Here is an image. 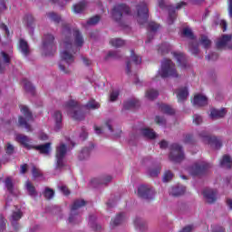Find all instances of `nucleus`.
Masks as SVG:
<instances>
[{
  "mask_svg": "<svg viewBox=\"0 0 232 232\" xmlns=\"http://www.w3.org/2000/svg\"><path fill=\"white\" fill-rule=\"evenodd\" d=\"M185 158L182 146L178 143L172 144L170 147V153L169 155V160H171V162H182Z\"/></svg>",
  "mask_w": 232,
  "mask_h": 232,
  "instance_id": "obj_8",
  "label": "nucleus"
},
{
  "mask_svg": "<svg viewBox=\"0 0 232 232\" xmlns=\"http://www.w3.org/2000/svg\"><path fill=\"white\" fill-rule=\"evenodd\" d=\"M122 14L130 15V7L124 4L116 5L112 9V17L115 21L122 19Z\"/></svg>",
  "mask_w": 232,
  "mask_h": 232,
  "instance_id": "obj_12",
  "label": "nucleus"
},
{
  "mask_svg": "<svg viewBox=\"0 0 232 232\" xmlns=\"http://www.w3.org/2000/svg\"><path fill=\"white\" fill-rule=\"evenodd\" d=\"M17 142L22 144L24 148H26V150H32L34 149V146L32 144V140L28 138V136H24L23 134H17L15 137Z\"/></svg>",
  "mask_w": 232,
  "mask_h": 232,
  "instance_id": "obj_18",
  "label": "nucleus"
},
{
  "mask_svg": "<svg viewBox=\"0 0 232 232\" xmlns=\"http://www.w3.org/2000/svg\"><path fill=\"white\" fill-rule=\"evenodd\" d=\"M169 50H171V46L169 44H163L159 48V51L161 52V53H168Z\"/></svg>",
  "mask_w": 232,
  "mask_h": 232,
  "instance_id": "obj_48",
  "label": "nucleus"
},
{
  "mask_svg": "<svg viewBox=\"0 0 232 232\" xmlns=\"http://www.w3.org/2000/svg\"><path fill=\"white\" fill-rule=\"evenodd\" d=\"M194 106H206L208 104V97L204 94H197L193 100Z\"/></svg>",
  "mask_w": 232,
  "mask_h": 232,
  "instance_id": "obj_26",
  "label": "nucleus"
},
{
  "mask_svg": "<svg viewBox=\"0 0 232 232\" xmlns=\"http://www.w3.org/2000/svg\"><path fill=\"white\" fill-rule=\"evenodd\" d=\"M198 136L203 140V142H205V144H209L211 148H215V150H219V148H222V140L218 139L215 136H209L208 131L201 130Z\"/></svg>",
  "mask_w": 232,
  "mask_h": 232,
  "instance_id": "obj_9",
  "label": "nucleus"
},
{
  "mask_svg": "<svg viewBox=\"0 0 232 232\" xmlns=\"http://www.w3.org/2000/svg\"><path fill=\"white\" fill-rule=\"evenodd\" d=\"M84 8H86V2H80L79 4L73 5V13L82 14V12H84Z\"/></svg>",
  "mask_w": 232,
  "mask_h": 232,
  "instance_id": "obj_37",
  "label": "nucleus"
},
{
  "mask_svg": "<svg viewBox=\"0 0 232 232\" xmlns=\"http://www.w3.org/2000/svg\"><path fill=\"white\" fill-rule=\"evenodd\" d=\"M123 220H126V216H124V213H121L114 218V219L111 222V226L115 227V226L122 224Z\"/></svg>",
  "mask_w": 232,
  "mask_h": 232,
  "instance_id": "obj_35",
  "label": "nucleus"
},
{
  "mask_svg": "<svg viewBox=\"0 0 232 232\" xmlns=\"http://www.w3.org/2000/svg\"><path fill=\"white\" fill-rule=\"evenodd\" d=\"M155 121L157 122V124H160V126H164V124H166V120H164V118L160 116H157Z\"/></svg>",
  "mask_w": 232,
  "mask_h": 232,
  "instance_id": "obj_59",
  "label": "nucleus"
},
{
  "mask_svg": "<svg viewBox=\"0 0 232 232\" xmlns=\"http://www.w3.org/2000/svg\"><path fill=\"white\" fill-rule=\"evenodd\" d=\"M5 186L7 191L14 195V182H12V179L6 178L5 180Z\"/></svg>",
  "mask_w": 232,
  "mask_h": 232,
  "instance_id": "obj_40",
  "label": "nucleus"
},
{
  "mask_svg": "<svg viewBox=\"0 0 232 232\" xmlns=\"http://www.w3.org/2000/svg\"><path fill=\"white\" fill-rule=\"evenodd\" d=\"M68 149L64 143H60L56 147V166L57 168H63L64 166V157H66V152Z\"/></svg>",
  "mask_w": 232,
  "mask_h": 232,
  "instance_id": "obj_11",
  "label": "nucleus"
},
{
  "mask_svg": "<svg viewBox=\"0 0 232 232\" xmlns=\"http://www.w3.org/2000/svg\"><path fill=\"white\" fill-rule=\"evenodd\" d=\"M53 41H55V37H53V34L44 35L42 45V55H44V57H50L55 53L57 47Z\"/></svg>",
  "mask_w": 232,
  "mask_h": 232,
  "instance_id": "obj_4",
  "label": "nucleus"
},
{
  "mask_svg": "<svg viewBox=\"0 0 232 232\" xmlns=\"http://www.w3.org/2000/svg\"><path fill=\"white\" fill-rule=\"evenodd\" d=\"M219 26H221L223 32H226V30H227V22H226V20H220Z\"/></svg>",
  "mask_w": 232,
  "mask_h": 232,
  "instance_id": "obj_60",
  "label": "nucleus"
},
{
  "mask_svg": "<svg viewBox=\"0 0 232 232\" xmlns=\"http://www.w3.org/2000/svg\"><path fill=\"white\" fill-rule=\"evenodd\" d=\"M202 193L208 204H213V202L217 201V190L213 188H205Z\"/></svg>",
  "mask_w": 232,
  "mask_h": 232,
  "instance_id": "obj_17",
  "label": "nucleus"
},
{
  "mask_svg": "<svg viewBox=\"0 0 232 232\" xmlns=\"http://www.w3.org/2000/svg\"><path fill=\"white\" fill-rule=\"evenodd\" d=\"M220 166L225 169H230V168L232 167V159L229 155L223 156L222 160H220Z\"/></svg>",
  "mask_w": 232,
  "mask_h": 232,
  "instance_id": "obj_29",
  "label": "nucleus"
},
{
  "mask_svg": "<svg viewBox=\"0 0 232 232\" xmlns=\"http://www.w3.org/2000/svg\"><path fill=\"white\" fill-rule=\"evenodd\" d=\"M113 124V121L111 120H108L105 122V126L101 128V127H94V131L97 135H101V133H104V131H106V130H108L109 133H113V129L111 128Z\"/></svg>",
  "mask_w": 232,
  "mask_h": 232,
  "instance_id": "obj_20",
  "label": "nucleus"
},
{
  "mask_svg": "<svg viewBox=\"0 0 232 232\" xmlns=\"http://www.w3.org/2000/svg\"><path fill=\"white\" fill-rule=\"evenodd\" d=\"M182 6H186V3L181 2L177 4L176 7L173 6H169L168 10H169V17L167 20L168 24H173L175 18L177 17V14H175V10H180V8H182Z\"/></svg>",
  "mask_w": 232,
  "mask_h": 232,
  "instance_id": "obj_15",
  "label": "nucleus"
},
{
  "mask_svg": "<svg viewBox=\"0 0 232 232\" xmlns=\"http://www.w3.org/2000/svg\"><path fill=\"white\" fill-rule=\"evenodd\" d=\"M161 77V79H167V77H174L177 79L179 73H177V69H175V63L171 60H164L161 63V67L158 71V74L155 77V81Z\"/></svg>",
  "mask_w": 232,
  "mask_h": 232,
  "instance_id": "obj_3",
  "label": "nucleus"
},
{
  "mask_svg": "<svg viewBox=\"0 0 232 232\" xmlns=\"http://www.w3.org/2000/svg\"><path fill=\"white\" fill-rule=\"evenodd\" d=\"M160 26V25H159L155 22H150L148 24L149 34H148V40L146 41V43H150L151 37L155 35V33L157 32V30H159Z\"/></svg>",
  "mask_w": 232,
  "mask_h": 232,
  "instance_id": "obj_22",
  "label": "nucleus"
},
{
  "mask_svg": "<svg viewBox=\"0 0 232 232\" xmlns=\"http://www.w3.org/2000/svg\"><path fill=\"white\" fill-rule=\"evenodd\" d=\"M14 145L7 143V145L5 147L6 153L8 155H12V153H14Z\"/></svg>",
  "mask_w": 232,
  "mask_h": 232,
  "instance_id": "obj_58",
  "label": "nucleus"
},
{
  "mask_svg": "<svg viewBox=\"0 0 232 232\" xmlns=\"http://www.w3.org/2000/svg\"><path fill=\"white\" fill-rule=\"evenodd\" d=\"M171 179H173V173H171L169 170L166 171L163 176V182H169Z\"/></svg>",
  "mask_w": 232,
  "mask_h": 232,
  "instance_id": "obj_50",
  "label": "nucleus"
},
{
  "mask_svg": "<svg viewBox=\"0 0 232 232\" xmlns=\"http://www.w3.org/2000/svg\"><path fill=\"white\" fill-rule=\"evenodd\" d=\"M22 115L18 118V124L22 128H25L28 131H32V127L30 126L29 122H32L34 121V115H32V112L28 109V107L22 105L20 107Z\"/></svg>",
  "mask_w": 232,
  "mask_h": 232,
  "instance_id": "obj_6",
  "label": "nucleus"
},
{
  "mask_svg": "<svg viewBox=\"0 0 232 232\" xmlns=\"http://www.w3.org/2000/svg\"><path fill=\"white\" fill-rule=\"evenodd\" d=\"M139 104V102L135 99L128 100L123 103V110H132V108H136Z\"/></svg>",
  "mask_w": 232,
  "mask_h": 232,
  "instance_id": "obj_34",
  "label": "nucleus"
},
{
  "mask_svg": "<svg viewBox=\"0 0 232 232\" xmlns=\"http://www.w3.org/2000/svg\"><path fill=\"white\" fill-rule=\"evenodd\" d=\"M89 158H90V149H88V148L83 149L79 153V156H78V159L80 160H86V159H89Z\"/></svg>",
  "mask_w": 232,
  "mask_h": 232,
  "instance_id": "obj_41",
  "label": "nucleus"
},
{
  "mask_svg": "<svg viewBox=\"0 0 232 232\" xmlns=\"http://www.w3.org/2000/svg\"><path fill=\"white\" fill-rule=\"evenodd\" d=\"M1 55L4 59V63H5V64H10V55L6 54L5 52H1Z\"/></svg>",
  "mask_w": 232,
  "mask_h": 232,
  "instance_id": "obj_56",
  "label": "nucleus"
},
{
  "mask_svg": "<svg viewBox=\"0 0 232 232\" xmlns=\"http://www.w3.org/2000/svg\"><path fill=\"white\" fill-rule=\"evenodd\" d=\"M112 177L110 175L102 176V178H93L91 180V186L97 188V186H106V184L111 182Z\"/></svg>",
  "mask_w": 232,
  "mask_h": 232,
  "instance_id": "obj_14",
  "label": "nucleus"
},
{
  "mask_svg": "<svg viewBox=\"0 0 232 232\" xmlns=\"http://www.w3.org/2000/svg\"><path fill=\"white\" fill-rule=\"evenodd\" d=\"M159 173H160V167H157L155 169H150L148 170V175L150 177H158Z\"/></svg>",
  "mask_w": 232,
  "mask_h": 232,
  "instance_id": "obj_45",
  "label": "nucleus"
},
{
  "mask_svg": "<svg viewBox=\"0 0 232 232\" xmlns=\"http://www.w3.org/2000/svg\"><path fill=\"white\" fill-rule=\"evenodd\" d=\"M6 229V222L5 221V218L0 217V231H5Z\"/></svg>",
  "mask_w": 232,
  "mask_h": 232,
  "instance_id": "obj_57",
  "label": "nucleus"
},
{
  "mask_svg": "<svg viewBox=\"0 0 232 232\" xmlns=\"http://www.w3.org/2000/svg\"><path fill=\"white\" fill-rule=\"evenodd\" d=\"M53 195H54V192L52 188H45V191H44L45 198H48L50 200V198H53Z\"/></svg>",
  "mask_w": 232,
  "mask_h": 232,
  "instance_id": "obj_49",
  "label": "nucleus"
},
{
  "mask_svg": "<svg viewBox=\"0 0 232 232\" xmlns=\"http://www.w3.org/2000/svg\"><path fill=\"white\" fill-rule=\"evenodd\" d=\"M200 44L203 45L204 48H209V46H211V40L208 39V36H201Z\"/></svg>",
  "mask_w": 232,
  "mask_h": 232,
  "instance_id": "obj_44",
  "label": "nucleus"
},
{
  "mask_svg": "<svg viewBox=\"0 0 232 232\" xmlns=\"http://www.w3.org/2000/svg\"><path fill=\"white\" fill-rule=\"evenodd\" d=\"M21 218H23V212L21 209L17 208L16 210L13 211L10 218V222L14 229H19V223L17 222H19Z\"/></svg>",
  "mask_w": 232,
  "mask_h": 232,
  "instance_id": "obj_16",
  "label": "nucleus"
},
{
  "mask_svg": "<svg viewBox=\"0 0 232 232\" xmlns=\"http://www.w3.org/2000/svg\"><path fill=\"white\" fill-rule=\"evenodd\" d=\"M23 85L28 93H31V95H34L35 93V87L32 84V82L28 80H23Z\"/></svg>",
  "mask_w": 232,
  "mask_h": 232,
  "instance_id": "obj_33",
  "label": "nucleus"
},
{
  "mask_svg": "<svg viewBox=\"0 0 232 232\" xmlns=\"http://www.w3.org/2000/svg\"><path fill=\"white\" fill-rule=\"evenodd\" d=\"M138 196L145 200H151L155 197V190L146 185H140L138 188Z\"/></svg>",
  "mask_w": 232,
  "mask_h": 232,
  "instance_id": "obj_13",
  "label": "nucleus"
},
{
  "mask_svg": "<svg viewBox=\"0 0 232 232\" xmlns=\"http://www.w3.org/2000/svg\"><path fill=\"white\" fill-rule=\"evenodd\" d=\"M86 206V201H84V199H76L72 208H71V214L69 217V223L70 224H79V222H81L82 218H81V214H79V209H81V208Z\"/></svg>",
  "mask_w": 232,
  "mask_h": 232,
  "instance_id": "obj_5",
  "label": "nucleus"
},
{
  "mask_svg": "<svg viewBox=\"0 0 232 232\" xmlns=\"http://www.w3.org/2000/svg\"><path fill=\"white\" fill-rule=\"evenodd\" d=\"M218 57V55L216 53H213L210 55H207V59L208 61H217V58Z\"/></svg>",
  "mask_w": 232,
  "mask_h": 232,
  "instance_id": "obj_61",
  "label": "nucleus"
},
{
  "mask_svg": "<svg viewBox=\"0 0 232 232\" xmlns=\"http://www.w3.org/2000/svg\"><path fill=\"white\" fill-rule=\"evenodd\" d=\"M202 122H203L202 116H200L198 114H194L193 123L198 125V124H202Z\"/></svg>",
  "mask_w": 232,
  "mask_h": 232,
  "instance_id": "obj_51",
  "label": "nucleus"
},
{
  "mask_svg": "<svg viewBox=\"0 0 232 232\" xmlns=\"http://www.w3.org/2000/svg\"><path fill=\"white\" fill-rule=\"evenodd\" d=\"M160 111H162L163 113H166L167 115H173V113H175V111L169 107V105H166V104H161L160 106Z\"/></svg>",
  "mask_w": 232,
  "mask_h": 232,
  "instance_id": "obj_39",
  "label": "nucleus"
},
{
  "mask_svg": "<svg viewBox=\"0 0 232 232\" xmlns=\"http://www.w3.org/2000/svg\"><path fill=\"white\" fill-rule=\"evenodd\" d=\"M63 108L66 109L68 115L74 121H84V111L86 110H99L101 104L95 100H91L86 105L81 106L76 101L70 100L64 103Z\"/></svg>",
  "mask_w": 232,
  "mask_h": 232,
  "instance_id": "obj_2",
  "label": "nucleus"
},
{
  "mask_svg": "<svg viewBox=\"0 0 232 232\" xmlns=\"http://www.w3.org/2000/svg\"><path fill=\"white\" fill-rule=\"evenodd\" d=\"M130 59L134 64H140L142 63V58L136 54L134 51H130Z\"/></svg>",
  "mask_w": 232,
  "mask_h": 232,
  "instance_id": "obj_42",
  "label": "nucleus"
},
{
  "mask_svg": "<svg viewBox=\"0 0 232 232\" xmlns=\"http://www.w3.org/2000/svg\"><path fill=\"white\" fill-rule=\"evenodd\" d=\"M110 44L115 48H121V46H124V44H126V42L121 38H112L110 41Z\"/></svg>",
  "mask_w": 232,
  "mask_h": 232,
  "instance_id": "obj_38",
  "label": "nucleus"
},
{
  "mask_svg": "<svg viewBox=\"0 0 232 232\" xmlns=\"http://www.w3.org/2000/svg\"><path fill=\"white\" fill-rule=\"evenodd\" d=\"M140 133L145 137V139H156L157 137V133H155V131H153V130L151 129H140Z\"/></svg>",
  "mask_w": 232,
  "mask_h": 232,
  "instance_id": "obj_30",
  "label": "nucleus"
},
{
  "mask_svg": "<svg viewBox=\"0 0 232 232\" xmlns=\"http://www.w3.org/2000/svg\"><path fill=\"white\" fill-rule=\"evenodd\" d=\"M32 173L34 179H41L43 177V171L35 167H33Z\"/></svg>",
  "mask_w": 232,
  "mask_h": 232,
  "instance_id": "obj_47",
  "label": "nucleus"
},
{
  "mask_svg": "<svg viewBox=\"0 0 232 232\" xmlns=\"http://www.w3.org/2000/svg\"><path fill=\"white\" fill-rule=\"evenodd\" d=\"M189 50L193 55H197L198 53V45H193V44H191Z\"/></svg>",
  "mask_w": 232,
  "mask_h": 232,
  "instance_id": "obj_55",
  "label": "nucleus"
},
{
  "mask_svg": "<svg viewBox=\"0 0 232 232\" xmlns=\"http://www.w3.org/2000/svg\"><path fill=\"white\" fill-rule=\"evenodd\" d=\"M169 193L172 197H180V195H184V193H186V187L182 185L172 187Z\"/></svg>",
  "mask_w": 232,
  "mask_h": 232,
  "instance_id": "obj_28",
  "label": "nucleus"
},
{
  "mask_svg": "<svg viewBox=\"0 0 232 232\" xmlns=\"http://www.w3.org/2000/svg\"><path fill=\"white\" fill-rule=\"evenodd\" d=\"M99 21H101V17L99 15H96V16L90 18L87 21V24H88V26H93V25L97 24V23H99Z\"/></svg>",
  "mask_w": 232,
  "mask_h": 232,
  "instance_id": "obj_46",
  "label": "nucleus"
},
{
  "mask_svg": "<svg viewBox=\"0 0 232 232\" xmlns=\"http://www.w3.org/2000/svg\"><path fill=\"white\" fill-rule=\"evenodd\" d=\"M210 168H213L211 163L201 160L194 163L193 166L188 169V173L192 177H198L200 175H204V173H206L208 169H210Z\"/></svg>",
  "mask_w": 232,
  "mask_h": 232,
  "instance_id": "obj_7",
  "label": "nucleus"
},
{
  "mask_svg": "<svg viewBox=\"0 0 232 232\" xmlns=\"http://www.w3.org/2000/svg\"><path fill=\"white\" fill-rule=\"evenodd\" d=\"M231 41V35L224 34L216 44L217 48H226Z\"/></svg>",
  "mask_w": 232,
  "mask_h": 232,
  "instance_id": "obj_27",
  "label": "nucleus"
},
{
  "mask_svg": "<svg viewBox=\"0 0 232 232\" xmlns=\"http://www.w3.org/2000/svg\"><path fill=\"white\" fill-rule=\"evenodd\" d=\"M59 189L62 191V193H63V195H68L70 193V190L68 188H66V186L59 187Z\"/></svg>",
  "mask_w": 232,
  "mask_h": 232,
  "instance_id": "obj_62",
  "label": "nucleus"
},
{
  "mask_svg": "<svg viewBox=\"0 0 232 232\" xmlns=\"http://www.w3.org/2000/svg\"><path fill=\"white\" fill-rule=\"evenodd\" d=\"M177 99L179 102H184L188 99V95H189V92H188L187 87H181L178 89V92H176Z\"/></svg>",
  "mask_w": 232,
  "mask_h": 232,
  "instance_id": "obj_23",
  "label": "nucleus"
},
{
  "mask_svg": "<svg viewBox=\"0 0 232 232\" xmlns=\"http://www.w3.org/2000/svg\"><path fill=\"white\" fill-rule=\"evenodd\" d=\"M42 153V155H50V152L52 151V143L47 142L45 144L38 145L36 147H34Z\"/></svg>",
  "mask_w": 232,
  "mask_h": 232,
  "instance_id": "obj_25",
  "label": "nucleus"
},
{
  "mask_svg": "<svg viewBox=\"0 0 232 232\" xmlns=\"http://www.w3.org/2000/svg\"><path fill=\"white\" fill-rule=\"evenodd\" d=\"M183 35H185V37H188L189 39H193V32L191 31V29L189 28H185L183 29Z\"/></svg>",
  "mask_w": 232,
  "mask_h": 232,
  "instance_id": "obj_52",
  "label": "nucleus"
},
{
  "mask_svg": "<svg viewBox=\"0 0 232 232\" xmlns=\"http://www.w3.org/2000/svg\"><path fill=\"white\" fill-rule=\"evenodd\" d=\"M110 57H112L113 59H119V53H117V51H111L108 53L105 59H110Z\"/></svg>",
  "mask_w": 232,
  "mask_h": 232,
  "instance_id": "obj_54",
  "label": "nucleus"
},
{
  "mask_svg": "<svg viewBox=\"0 0 232 232\" xmlns=\"http://www.w3.org/2000/svg\"><path fill=\"white\" fill-rule=\"evenodd\" d=\"M193 231V226L188 225L185 227L180 232H191Z\"/></svg>",
  "mask_w": 232,
  "mask_h": 232,
  "instance_id": "obj_63",
  "label": "nucleus"
},
{
  "mask_svg": "<svg viewBox=\"0 0 232 232\" xmlns=\"http://www.w3.org/2000/svg\"><path fill=\"white\" fill-rule=\"evenodd\" d=\"M63 41L61 44L60 57L66 64H72L75 61L73 53L77 52V48H81L84 44V39L79 30L73 29L72 31L70 27H66L63 30Z\"/></svg>",
  "mask_w": 232,
  "mask_h": 232,
  "instance_id": "obj_1",
  "label": "nucleus"
},
{
  "mask_svg": "<svg viewBox=\"0 0 232 232\" xmlns=\"http://www.w3.org/2000/svg\"><path fill=\"white\" fill-rule=\"evenodd\" d=\"M172 55L178 62V64L179 66H180V68L186 69L188 68V66H189L188 64V58H186V55L184 53L174 52L172 53Z\"/></svg>",
  "mask_w": 232,
  "mask_h": 232,
  "instance_id": "obj_19",
  "label": "nucleus"
},
{
  "mask_svg": "<svg viewBox=\"0 0 232 232\" xmlns=\"http://www.w3.org/2000/svg\"><path fill=\"white\" fill-rule=\"evenodd\" d=\"M228 15L232 17V0H228Z\"/></svg>",
  "mask_w": 232,
  "mask_h": 232,
  "instance_id": "obj_64",
  "label": "nucleus"
},
{
  "mask_svg": "<svg viewBox=\"0 0 232 232\" xmlns=\"http://www.w3.org/2000/svg\"><path fill=\"white\" fill-rule=\"evenodd\" d=\"M145 97L149 101H155V99H157V97H159V91H157L155 89H149L145 92Z\"/></svg>",
  "mask_w": 232,
  "mask_h": 232,
  "instance_id": "obj_32",
  "label": "nucleus"
},
{
  "mask_svg": "<svg viewBox=\"0 0 232 232\" xmlns=\"http://www.w3.org/2000/svg\"><path fill=\"white\" fill-rule=\"evenodd\" d=\"M119 97V91L115 90V91H112L111 92V95H110V101L111 102L117 101V98Z\"/></svg>",
  "mask_w": 232,
  "mask_h": 232,
  "instance_id": "obj_53",
  "label": "nucleus"
},
{
  "mask_svg": "<svg viewBox=\"0 0 232 232\" xmlns=\"http://www.w3.org/2000/svg\"><path fill=\"white\" fill-rule=\"evenodd\" d=\"M53 119L55 121L54 130L55 131H59L63 128V114L61 111H56L53 114Z\"/></svg>",
  "mask_w": 232,
  "mask_h": 232,
  "instance_id": "obj_21",
  "label": "nucleus"
},
{
  "mask_svg": "<svg viewBox=\"0 0 232 232\" xmlns=\"http://www.w3.org/2000/svg\"><path fill=\"white\" fill-rule=\"evenodd\" d=\"M25 189L30 195V197H37V191H35V187L30 181L25 182Z\"/></svg>",
  "mask_w": 232,
  "mask_h": 232,
  "instance_id": "obj_36",
  "label": "nucleus"
},
{
  "mask_svg": "<svg viewBox=\"0 0 232 232\" xmlns=\"http://www.w3.org/2000/svg\"><path fill=\"white\" fill-rule=\"evenodd\" d=\"M226 109L217 110V109H211L210 111V119L212 121H217V119H222V117L226 116Z\"/></svg>",
  "mask_w": 232,
  "mask_h": 232,
  "instance_id": "obj_24",
  "label": "nucleus"
},
{
  "mask_svg": "<svg viewBox=\"0 0 232 232\" xmlns=\"http://www.w3.org/2000/svg\"><path fill=\"white\" fill-rule=\"evenodd\" d=\"M137 21L139 24H146V23H148V17H150V10L148 9V5H146L144 2H141L137 6Z\"/></svg>",
  "mask_w": 232,
  "mask_h": 232,
  "instance_id": "obj_10",
  "label": "nucleus"
},
{
  "mask_svg": "<svg viewBox=\"0 0 232 232\" xmlns=\"http://www.w3.org/2000/svg\"><path fill=\"white\" fill-rule=\"evenodd\" d=\"M19 50L21 53H23V55H24L25 57L30 53V47L28 46V43H26V41H24V39L20 40Z\"/></svg>",
  "mask_w": 232,
  "mask_h": 232,
  "instance_id": "obj_31",
  "label": "nucleus"
},
{
  "mask_svg": "<svg viewBox=\"0 0 232 232\" xmlns=\"http://www.w3.org/2000/svg\"><path fill=\"white\" fill-rule=\"evenodd\" d=\"M47 17L50 21H53V23H61V16L53 12L48 13Z\"/></svg>",
  "mask_w": 232,
  "mask_h": 232,
  "instance_id": "obj_43",
  "label": "nucleus"
}]
</instances>
